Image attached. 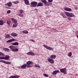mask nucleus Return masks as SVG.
<instances>
[{
    "label": "nucleus",
    "mask_w": 78,
    "mask_h": 78,
    "mask_svg": "<svg viewBox=\"0 0 78 78\" xmlns=\"http://www.w3.org/2000/svg\"><path fill=\"white\" fill-rule=\"evenodd\" d=\"M15 41V39H10L9 40H8L6 42H8V43H9V42H13L14 41Z\"/></svg>",
    "instance_id": "nucleus-13"
},
{
    "label": "nucleus",
    "mask_w": 78,
    "mask_h": 78,
    "mask_svg": "<svg viewBox=\"0 0 78 78\" xmlns=\"http://www.w3.org/2000/svg\"><path fill=\"white\" fill-rule=\"evenodd\" d=\"M0 62H2V60H0Z\"/></svg>",
    "instance_id": "nucleus-48"
},
{
    "label": "nucleus",
    "mask_w": 78,
    "mask_h": 78,
    "mask_svg": "<svg viewBox=\"0 0 78 78\" xmlns=\"http://www.w3.org/2000/svg\"><path fill=\"white\" fill-rule=\"evenodd\" d=\"M64 10L66 11H69V8H65Z\"/></svg>",
    "instance_id": "nucleus-34"
},
{
    "label": "nucleus",
    "mask_w": 78,
    "mask_h": 78,
    "mask_svg": "<svg viewBox=\"0 0 78 78\" xmlns=\"http://www.w3.org/2000/svg\"><path fill=\"white\" fill-rule=\"evenodd\" d=\"M31 41H32V42H34V41L33 40H31Z\"/></svg>",
    "instance_id": "nucleus-47"
},
{
    "label": "nucleus",
    "mask_w": 78,
    "mask_h": 78,
    "mask_svg": "<svg viewBox=\"0 0 78 78\" xmlns=\"http://www.w3.org/2000/svg\"><path fill=\"white\" fill-rule=\"evenodd\" d=\"M76 76H77L78 75V74H76L75 75Z\"/></svg>",
    "instance_id": "nucleus-49"
},
{
    "label": "nucleus",
    "mask_w": 78,
    "mask_h": 78,
    "mask_svg": "<svg viewBox=\"0 0 78 78\" xmlns=\"http://www.w3.org/2000/svg\"><path fill=\"white\" fill-rule=\"evenodd\" d=\"M0 59H5V57H0Z\"/></svg>",
    "instance_id": "nucleus-37"
},
{
    "label": "nucleus",
    "mask_w": 78,
    "mask_h": 78,
    "mask_svg": "<svg viewBox=\"0 0 78 78\" xmlns=\"http://www.w3.org/2000/svg\"><path fill=\"white\" fill-rule=\"evenodd\" d=\"M69 17H74V14L72 13H69Z\"/></svg>",
    "instance_id": "nucleus-12"
},
{
    "label": "nucleus",
    "mask_w": 78,
    "mask_h": 78,
    "mask_svg": "<svg viewBox=\"0 0 78 78\" xmlns=\"http://www.w3.org/2000/svg\"><path fill=\"white\" fill-rule=\"evenodd\" d=\"M24 3L26 5H30V4L29 3V1L28 0H24Z\"/></svg>",
    "instance_id": "nucleus-14"
},
{
    "label": "nucleus",
    "mask_w": 78,
    "mask_h": 78,
    "mask_svg": "<svg viewBox=\"0 0 78 78\" xmlns=\"http://www.w3.org/2000/svg\"><path fill=\"white\" fill-rule=\"evenodd\" d=\"M10 12H11V11H10V10L7 11V14H9V13H10Z\"/></svg>",
    "instance_id": "nucleus-40"
},
{
    "label": "nucleus",
    "mask_w": 78,
    "mask_h": 78,
    "mask_svg": "<svg viewBox=\"0 0 78 78\" xmlns=\"http://www.w3.org/2000/svg\"><path fill=\"white\" fill-rule=\"evenodd\" d=\"M18 44H19V43L17 42L13 43L12 44V45H17Z\"/></svg>",
    "instance_id": "nucleus-19"
},
{
    "label": "nucleus",
    "mask_w": 78,
    "mask_h": 78,
    "mask_svg": "<svg viewBox=\"0 0 78 78\" xmlns=\"http://www.w3.org/2000/svg\"><path fill=\"white\" fill-rule=\"evenodd\" d=\"M72 53L71 52H70L69 54V57H70V56H72Z\"/></svg>",
    "instance_id": "nucleus-32"
},
{
    "label": "nucleus",
    "mask_w": 78,
    "mask_h": 78,
    "mask_svg": "<svg viewBox=\"0 0 78 78\" xmlns=\"http://www.w3.org/2000/svg\"><path fill=\"white\" fill-rule=\"evenodd\" d=\"M33 63L31 61H28L27 62V67H32V66H31L30 64H32Z\"/></svg>",
    "instance_id": "nucleus-2"
},
{
    "label": "nucleus",
    "mask_w": 78,
    "mask_h": 78,
    "mask_svg": "<svg viewBox=\"0 0 78 78\" xmlns=\"http://www.w3.org/2000/svg\"><path fill=\"white\" fill-rule=\"evenodd\" d=\"M56 57V55H52L51 56L50 58L51 59H55Z\"/></svg>",
    "instance_id": "nucleus-17"
},
{
    "label": "nucleus",
    "mask_w": 78,
    "mask_h": 78,
    "mask_svg": "<svg viewBox=\"0 0 78 78\" xmlns=\"http://www.w3.org/2000/svg\"><path fill=\"white\" fill-rule=\"evenodd\" d=\"M43 75L44 76H45V77H48V76L46 73H44L43 74Z\"/></svg>",
    "instance_id": "nucleus-31"
},
{
    "label": "nucleus",
    "mask_w": 78,
    "mask_h": 78,
    "mask_svg": "<svg viewBox=\"0 0 78 78\" xmlns=\"http://www.w3.org/2000/svg\"><path fill=\"white\" fill-rule=\"evenodd\" d=\"M5 60H8L9 59V56L6 55L5 57H4Z\"/></svg>",
    "instance_id": "nucleus-18"
},
{
    "label": "nucleus",
    "mask_w": 78,
    "mask_h": 78,
    "mask_svg": "<svg viewBox=\"0 0 78 78\" xmlns=\"http://www.w3.org/2000/svg\"><path fill=\"white\" fill-rule=\"evenodd\" d=\"M27 66V64H24L21 66V69H26V67Z\"/></svg>",
    "instance_id": "nucleus-8"
},
{
    "label": "nucleus",
    "mask_w": 78,
    "mask_h": 78,
    "mask_svg": "<svg viewBox=\"0 0 78 78\" xmlns=\"http://www.w3.org/2000/svg\"><path fill=\"white\" fill-rule=\"evenodd\" d=\"M0 56H5V54H3V53L0 52Z\"/></svg>",
    "instance_id": "nucleus-28"
},
{
    "label": "nucleus",
    "mask_w": 78,
    "mask_h": 78,
    "mask_svg": "<svg viewBox=\"0 0 78 78\" xmlns=\"http://www.w3.org/2000/svg\"><path fill=\"white\" fill-rule=\"evenodd\" d=\"M27 55H30L31 56H34L35 54L33 52L30 51L27 53Z\"/></svg>",
    "instance_id": "nucleus-7"
},
{
    "label": "nucleus",
    "mask_w": 78,
    "mask_h": 78,
    "mask_svg": "<svg viewBox=\"0 0 78 78\" xmlns=\"http://www.w3.org/2000/svg\"><path fill=\"white\" fill-rule=\"evenodd\" d=\"M45 5L47 6H50V5H51V3L48 2V3H46L45 4Z\"/></svg>",
    "instance_id": "nucleus-23"
},
{
    "label": "nucleus",
    "mask_w": 78,
    "mask_h": 78,
    "mask_svg": "<svg viewBox=\"0 0 78 78\" xmlns=\"http://www.w3.org/2000/svg\"><path fill=\"white\" fill-rule=\"evenodd\" d=\"M19 11L20 13H23V11L22 10H20Z\"/></svg>",
    "instance_id": "nucleus-39"
},
{
    "label": "nucleus",
    "mask_w": 78,
    "mask_h": 78,
    "mask_svg": "<svg viewBox=\"0 0 78 78\" xmlns=\"http://www.w3.org/2000/svg\"><path fill=\"white\" fill-rule=\"evenodd\" d=\"M17 26V24H13V27H16Z\"/></svg>",
    "instance_id": "nucleus-38"
},
{
    "label": "nucleus",
    "mask_w": 78,
    "mask_h": 78,
    "mask_svg": "<svg viewBox=\"0 0 78 78\" xmlns=\"http://www.w3.org/2000/svg\"><path fill=\"white\" fill-rule=\"evenodd\" d=\"M9 48L10 49H12V50L14 49V47L13 46L10 45L9 46Z\"/></svg>",
    "instance_id": "nucleus-26"
},
{
    "label": "nucleus",
    "mask_w": 78,
    "mask_h": 78,
    "mask_svg": "<svg viewBox=\"0 0 78 78\" xmlns=\"http://www.w3.org/2000/svg\"><path fill=\"white\" fill-rule=\"evenodd\" d=\"M63 17V18H66V16H65L64 15H63L62 16Z\"/></svg>",
    "instance_id": "nucleus-45"
},
{
    "label": "nucleus",
    "mask_w": 78,
    "mask_h": 78,
    "mask_svg": "<svg viewBox=\"0 0 78 78\" xmlns=\"http://www.w3.org/2000/svg\"><path fill=\"white\" fill-rule=\"evenodd\" d=\"M56 30V29H54V30Z\"/></svg>",
    "instance_id": "nucleus-50"
},
{
    "label": "nucleus",
    "mask_w": 78,
    "mask_h": 78,
    "mask_svg": "<svg viewBox=\"0 0 78 78\" xmlns=\"http://www.w3.org/2000/svg\"><path fill=\"white\" fill-rule=\"evenodd\" d=\"M3 50L4 51H7L8 52H9V49H8V48H3Z\"/></svg>",
    "instance_id": "nucleus-15"
},
{
    "label": "nucleus",
    "mask_w": 78,
    "mask_h": 78,
    "mask_svg": "<svg viewBox=\"0 0 78 78\" xmlns=\"http://www.w3.org/2000/svg\"><path fill=\"white\" fill-rule=\"evenodd\" d=\"M3 21L2 20H0V25H3Z\"/></svg>",
    "instance_id": "nucleus-24"
},
{
    "label": "nucleus",
    "mask_w": 78,
    "mask_h": 78,
    "mask_svg": "<svg viewBox=\"0 0 78 78\" xmlns=\"http://www.w3.org/2000/svg\"><path fill=\"white\" fill-rule=\"evenodd\" d=\"M19 76H11L9 77V78H18Z\"/></svg>",
    "instance_id": "nucleus-25"
},
{
    "label": "nucleus",
    "mask_w": 78,
    "mask_h": 78,
    "mask_svg": "<svg viewBox=\"0 0 78 78\" xmlns=\"http://www.w3.org/2000/svg\"><path fill=\"white\" fill-rule=\"evenodd\" d=\"M65 14L67 16H69V12H65Z\"/></svg>",
    "instance_id": "nucleus-33"
},
{
    "label": "nucleus",
    "mask_w": 78,
    "mask_h": 78,
    "mask_svg": "<svg viewBox=\"0 0 78 78\" xmlns=\"http://www.w3.org/2000/svg\"><path fill=\"white\" fill-rule=\"evenodd\" d=\"M48 2H53V0H48Z\"/></svg>",
    "instance_id": "nucleus-41"
},
{
    "label": "nucleus",
    "mask_w": 78,
    "mask_h": 78,
    "mask_svg": "<svg viewBox=\"0 0 78 78\" xmlns=\"http://www.w3.org/2000/svg\"><path fill=\"white\" fill-rule=\"evenodd\" d=\"M5 37L6 38H8L10 37V35L9 34H7L5 36Z\"/></svg>",
    "instance_id": "nucleus-30"
},
{
    "label": "nucleus",
    "mask_w": 78,
    "mask_h": 78,
    "mask_svg": "<svg viewBox=\"0 0 78 78\" xmlns=\"http://www.w3.org/2000/svg\"><path fill=\"white\" fill-rule=\"evenodd\" d=\"M69 20H72V19L70 17H69Z\"/></svg>",
    "instance_id": "nucleus-44"
},
{
    "label": "nucleus",
    "mask_w": 78,
    "mask_h": 78,
    "mask_svg": "<svg viewBox=\"0 0 78 78\" xmlns=\"http://www.w3.org/2000/svg\"><path fill=\"white\" fill-rule=\"evenodd\" d=\"M43 6V3L42 2H39L37 5V6Z\"/></svg>",
    "instance_id": "nucleus-16"
},
{
    "label": "nucleus",
    "mask_w": 78,
    "mask_h": 78,
    "mask_svg": "<svg viewBox=\"0 0 78 78\" xmlns=\"http://www.w3.org/2000/svg\"><path fill=\"white\" fill-rule=\"evenodd\" d=\"M11 20H12L13 22H14V23H17V21L16 20L14 19V18H12Z\"/></svg>",
    "instance_id": "nucleus-20"
},
{
    "label": "nucleus",
    "mask_w": 78,
    "mask_h": 78,
    "mask_svg": "<svg viewBox=\"0 0 78 78\" xmlns=\"http://www.w3.org/2000/svg\"><path fill=\"white\" fill-rule=\"evenodd\" d=\"M41 2L44 4H46L47 3V1L46 0H41Z\"/></svg>",
    "instance_id": "nucleus-22"
},
{
    "label": "nucleus",
    "mask_w": 78,
    "mask_h": 78,
    "mask_svg": "<svg viewBox=\"0 0 78 78\" xmlns=\"http://www.w3.org/2000/svg\"><path fill=\"white\" fill-rule=\"evenodd\" d=\"M34 66L35 67H38V68H40L41 67L39 65H34Z\"/></svg>",
    "instance_id": "nucleus-29"
},
{
    "label": "nucleus",
    "mask_w": 78,
    "mask_h": 78,
    "mask_svg": "<svg viewBox=\"0 0 78 78\" xmlns=\"http://www.w3.org/2000/svg\"><path fill=\"white\" fill-rule=\"evenodd\" d=\"M18 16H20V17H23V15L20 14H19Z\"/></svg>",
    "instance_id": "nucleus-35"
},
{
    "label": "nucleus",
    "mask_w": 78,
    "mask_h": 78,
    "mask_svg": "<svg viewBox=\"0 0 78 78\" xmlns=\"http://www.w3.org/2000/svg\"><path fill=\"white\" fill-rule=\"evenodd\" d=\"M37 2H36L34 1L31 2V5L32 7H36L37 6Z\"/></svg>",
    "instance_id": "nucleus-1"
},
{
    "label": "nucleus",
    "mask_w": 78,
    "mask_h": 78,
    "mask_svg": "<svg viewBox=\"0 0 78 78\" xmlns=\"http://www.w3.org/2000/svg\"><path fill=\"white\" fill-rule=\"evenodd\" d=\"M66 70V69L65 68H62L60 69V72L62 73H63L64 74H66V73H67Z\"/></svg>",
    "instance_id": "nucleus-3"
},
{
    "label": "nucleus",
    "mask_w": 78,
    "mask_h": 78,
    "mask_svg": "<svg viewBox=\"0 0 78 78\" xmlns=\"http://www.w3.org/2000/svg\"><path fill=\"white\" fill-rule=\"evenodd\" d=\"M11 35L13 37H16L17 36V34L13 32L11 34Z\"/></svg>",
    "instance_id": "nucleus-10"
},
{
    "label": "nucleus",
    "mask_w": 78,
    "mask_h": 78,
    "mask_svg": "<svg viewBox=\"0 0 78 78\" xmlns=\"http://www.w3.org/2000/svg\"><path fill=\"white\" fill-rule=\"evenodd\" d=\"M9 22H10L9 21H8V22H7V24H8V25H10V24H9Z\"/></svg>",
    "instance_id": "nucleus-43"
},
{
    "label": "nucleus",
    "mask_w": 78,
    "mask_h": 78,
    "mask_svg": "<svg viewBox=\"0 0 78 78\" xmlns=\"http://www.w3.org/2000/svg\"><path fill=\"white\" fill-rule=\"evenodd\" d=\"M19 3V1H18L15 2H14L15 4H17V3Z\"/></svg>",
    "instance_id": "nucleus-36"
},
{
    "label": "nucleus",
    "mask_w": 78,
    "mask_h": 78,
    "mask_svg": "<svg viewBox=\"0 0 78 78\" xmlns=\"http://www.w3.org/2000/svg\"><path fill=\"white\" fill-rule=\"evenodd\" d=\"M2 62L6 64H11V62H6L4 60H2Z\"/></svg>",
    "instance_id": "nucleus-6"
},
{
    "label": "nucleus",
    "mask_w": 78,
    "mask_h": 78,
    "mask_svg": "<svg viewBox=\"0 0 78 78\" xmlns=\"http://www.w3.org/2000/svg\"><path fill=\"white\" fill-rule=\"evenodd\" d=\"M44 47L45 48H46V49H47V50H53V48H51L50 47H48L46 45H44Z\"/></svg>",
    "instance_id": "nucleus-4"
},
{
    "label": "nucleus",
    "mask_w": 78,
    "mask_h": 78,
    "mask_svg": "<svg viewBox=\"0 0 78 78\" xmlns=\"http://www.w3.org/2000/svg\"><path fill=\"white\" fill-rule=\"evenodd\" d=\"M48 61L50 63H52V64H53V63H54V61L53 59L49 58L48 60Z\"/></svg>",
    "instance_id": "nucleus-11"
},
{
    "label": "nucleus",
    "mask_w": 78,
    "mask_h": 78,
    "mask_svg": "<svg viewBox=\"0 0 78 78\" xmlns=\"http://www.w3.org/2000/svg\"><path fill=\"white\" fill-rule=\"evenodd\" d=\"M12 5V3H11V2H9L6 4V6H8V7H11Z\"/></svg>",
    "instance_id": "nucleus-9"
},
{
    "label": "nucleus",
    "mask_w": 78,
    "mask_h": 78,
    "mask_svg": "<svg viewBox=\"0 0 78 78\" xmlns=\"http://www.w3.org/2000/svg\"><path fill=\"white\" fill-rule=\"evenodd\" d=\"M71 11H72V9L70 8H69V11L70 12Z\"/></svg>",
    "instance_id": "nucleus-42"
},
{
    "label": "nucleus",
    "mask_w": 78,
    "mask_h": 78,
    "mask_svg": "<svg viewBox=\"0 0 78 78\" xmlns=\"http://www.w3.org/2000/svg\"><path fill=\"white\" fill-rule=\"evenodd\" d=\"M23 33L24 34H28V31H27V30H25L23 31Z\"/></svg>",
    "instance_id": "nucleus-27"
},
{
    "label": "nucleus",
    "mask_w": 78,
    "mask_h": 78,
    "mask_svg": "<svg viewBox=\"0 0 78 78\" xmlns=\"http://www.w3.org/2000/svg\"><path fill=\"white\" fill-rule=\"evenodd\" d=\"M62 16H64V14H63V13H62Z\"/></svg>",
    "instance_id": "nucleus-46"
},
{
    "label": "nucleus",
    "mask_w": 78,
    "mask_h": 78,
    "mask_svg": "<svg viewBox=\"0 0 78 78\" xmlns=\"http://www.w3.org/2000/svg\"><path fill=\"white\" fill-rule=\"evenodd\" d=\"M59 72H60V71H59V70H55L53 71V73H52V75H56L57 73H59Z\"/></svg>",
    "instance_id": "nucleus-5"
},
{
    "label": "nucleus",
    "mask_w": 78,
    "mask_h": 78,
    "mask_svg": "<svg viewBox=\"0 0 78 78\" xmlns=\"http://www.w3.org/2000/svg\"><path fill=\"white\" fill-rule=\"evenodd\" d=\"M18 50H18V49L17 48L14 49V48L12 49V51H13V52H16L17 51H18Z\"/></svg>",
    "instance_id": "nucleus-21"
}]
</instances>
